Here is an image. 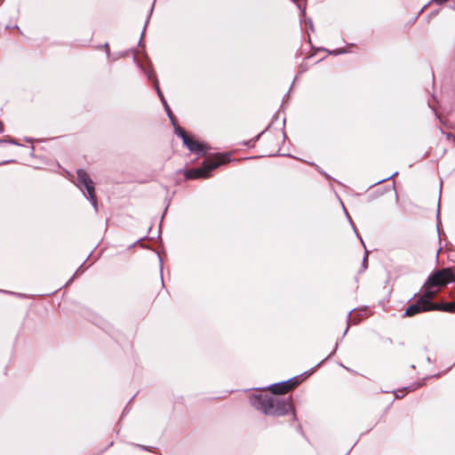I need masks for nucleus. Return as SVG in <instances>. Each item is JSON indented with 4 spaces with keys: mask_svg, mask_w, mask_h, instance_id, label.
<instances>
[{
    "mask_svg": "<svg viewBox=\"0 0 455 455\" xmlns=\"http://www.w3.org/2000/svg\"><path fill=\"white\" fill-rule=\"evenodd\" d=\"M173 124H175V123ZM174 132L177 136L182 139L183 141L185 140L186 137H188L186 132L180 126L174 125Z\"/></svg>",
    "mask_w": 455,
    "mask_h": 455,
    "instance_id": "obj_10",
    "label": "nucleus"
},
{
    "mask_svg": "<svg viewBox=\"0 0 455 455\" xmlns=\"http://www.w3.org/2000/svg\"><path fill=\"white\" fill-rule=\"evenodd\" d=\"M141 242H142V239H139V240L137 241V243H139L140 245H142V243H141Z\"/></svg>",
    "mask_w": 455,
    "mask_h": 455,
    "instance_id": "obj_20",
    "label": "nucleus"
},
{
    "mask_svg": "<svg viewBox=\"0 0 455 455\" xmlns=\"http://www.w3.org/2000/svg\"><path fill=\"white\" fill-rule=\"evenodd\" d=\"M133 60L137 63V65H138V67H139V68H142L141 63H140V61H138V60H137V59H136V56H135V55H133Z\"/></svg>",
    "mask_w": 455,
    "mask_h": 455,
    "instance_id": "obj_15",
    "label": "nucleus"
},
{
    "mask_svg": "<svg viewBox=\"0 0 455 455\" xmlns=\"http://www.w3.org/2000/svg\"><path fill=\"white\" fill-rule=\"evenodd\" d=\"M77 182L76 186L84 192L86 191L87 199L92 203L95 211H98V203L95 194L94 182L90 178L89 174L83 169L77 170Z\"/></svg>",
    "mask_w": 455,
    "mask_h": 455,
    "instance_id": "obj_3",
    "label": "nucleus"
},
{
    "mask_svg": "<svg viewBox=\"0 0 455 455\" xmlns=\"http://www.w3.org/2000/svg\"><path fill=\"white\" fill-rule=\"evenodd\" d=\"M299 381L296 378L290 379L285 381L272 384L269 388L273 394H284L298 385Z\"/></svg>",
    "mask_w": 455,
    "mask_h": 455,
    "instance_id": "obj_6",
    "label": "nucleus"
},
{
    "mask_svg": "<svg viewBox=\"0 0 455 455\" xmlns=\"http://www.w3.org/2000/svg\"><path fill=\"white\" fill-rule=\"evenodd\" d=\"M141 43H142V33L140 34V40H139V44H141Z\"/></svg>",
    "mask_w": 455,
    "mask_h": 455,
    "instance_id": "obj_19",
    "label": "nucleus"
},
{
    "mask_svg": "<svg viewBox=\"0 0 455 455\" xmlns=\"http://www.w3.org/2000/svg\"><path fill=\"white\" fill-rule=\"evenodd\" d=\"M347 51L344 50V49H338V50H335L333 52H331V53L332 54H335V55H339V54H343V53H346Z\"/></svg>",
    "mask_w": 455,
    "mask_h": 455,
    "instance_id": "obj_11",
    "label": "nucleus"
},
{
    "mask_svg": "<svg viewBox=\"0 0 455 455\" xmlns=\"http://www.w3.org/2000/svg\"><path fill=\"white\" fill-rule=\"evenodd\" d=\"M222 162L215 160H206L203 163L202 167L188 170L185 177L188 180L209 178L211 172L221 164Z\"/></svg>",
    "mask_w": 455,
    "mask_h": 455,
    "instance_id": "obj_5",
    "label": "nucleus"
},
{
    "mask_svg": "<svg viewBox=\"0 0 455 455\" xmlns=\"http://www.w3.org/2000/svg\"><path fill=\"white\" fill-rule=\"evenodd\" d=\"M150 256L152 258H156L161 262V257L159 254L156 253L154 251L149 250Z\"/></svg>",
    "mask_w": 455,
    "mask_h": 455,
    "instance_id": "obj_12",
    "label": "nucleus"
},
{
    "mask_svg": "<svg viewBox=\"0 0 455 455\" xmlns=\"http://www.w3.org/2000/svg\"><path fill=\"white\" fill-rule=\"evenodd\" d=\"M250 403L256 410L260 411L266 415L283 416L288 412H292V418L296 419V414L291 403V397L280 398L269 396L267 395H252L250 397Z\"/></svg>",
    "mask_w": 455,
    "mask_h": 455,
    "instance_id": "obj_1",
    "label": "nucleus"
},
{
    "mask_svg": "<svg viewBox=\"0 0 455 455\" xmlns=\"http://www.w3.org/2000/svg\"><path fill=\"white\" fill-rule=\"evenodd\" d=\"M434 296V291H424L418 300L405 310L403 315L413 316L421 312L430 311V300Z\"/></svg>",
    "mask_w": 455,
    "mask_h": 455,
    "instance_id": "obj_4",
    "label": "nucleus"
},
{
    "mask_svg": "<svg viewBox=\"0 0 455 455\" xmlns=\"http://www.w3.org/2000/svg\"><path fill=\"white\" fill-rule=\"evenodd\" d=\"M183 143L191 152L196 155L204 156L207 149V148L204 144L195 141L189 137H186Z\"/></svg>",
    "mask_w": 455,
    "mask_h": 455,
    "instance_id": "obj_7",
    "label": "nucleus"
},
{
    "mask_svg": "<svg viewBox=\"0 0 455 455\" xmlns=\"http://www.w3.org/2000/svg\"><path fill=\"white\" fill-rule=\"evenodd\" d=\"M431 310H442L450 313H455V302L435 304L430 301Z\"/></svg>",
    "mask_w": 455,
    "mask_h": 455,
    "instance_id": "obj_8",
    "label": "nucleus"
},
{
    "mask_svg": "<svg viewBox=\"0 0 455 455\" xmlns=\"http://www.w3.org/2000/svg\"><path fill=\"white\" fill-rule=\"evenodd\" d=\"M148 79H151V75L148 74Z\"/></svg>",
    "mask_w": 455,
    "mask_h": 455,
    "instance_id": "obj_22",
    "label": "nucleus"
},
{
    "mask_svg": "<svg viewBox=\"0 0 455 455\" xmlns=\"http://www.w3.org/2000/svg\"><path fill=\"white\" fill-rule=\"evenodd\" d=\"M4 132V128H3V124L2 123L0 122V133Z\"/></svg>",
    "mask_w": 455,
    "mask_h": 455,
    "instance_id": "obj_18",
    "label": "nucleus"
},
{
    "mask_svg": "<svg viewBox=\"0 0 455 455\" xmlns=\"http://www.w3.org/2000/svg\"><path fill=\"white\" fill-rule=\"evenodd\" d=\"M418 387H419V385H417V386L412 385V386L408 387L407 388L410 390H415Z\"/></svg>",
    "mask_w": 455,
    "mask_h": 455,
    "instance_id": "obj_16",
    "label": "nucleus"
},
{
    "mask_svg": "<svg viewBox=\"0 0 455 455\" xmlns=\"http://www.w3.org/2000/svg\"><path fill=\"white\" fill-rule=\"evenodd\" d=\"M396 174H397V172H395V173H393V174H392L391 176H389V177H387V178H384V179L379 180V181H377V182H376V184H379V183H381V182H383V181H385V180H387L391 179L392 177H394V176H395V175H396Z\"/></svg>",
    "mask_w": 455,
    "mask_h": 455,
    "instance_id": "obj_14",
    "label": "nucleus"
},
{
    "mask_svg": "<svg viewBox=\"0 0 455 455\" xmlns=\"http://www.w3.org/2000/svg\"><path fill=\"white\" fill-rule=\"evenodd\" d=\"M433 1L437 3V4H443V3L447 2L448 0H433Z\"/></svg>",
    "mask_w": 455,
    "mask_h": 455,
    "instance_id": "obj_17",
    "label": "nucleus"
},
{
    "mask_svg": "<svg viewBox=\"0 0 455 455\" xmlns=\"http://www.w3.org/2000/svg\"><path fill=\"white\" fill-rule=\"evenodd\" d=\"M155 87H156V92H157V93H158V95H159L163 104L164 105L165 110H166L170 119L174 124V116H173L172 113V110H171L170 107L167 105V102L164 100V95H163L162 92L160 91L158 84H157L156 81H155Z\"/></svg>",
    "mask_w": 455,
    "mask_h": 455,
    "instance_id": "obj_9",
    "label": "nucleus"
},
{
    "mask_svg": "<svg viewBox=\"0 0 455 455\" xmlns=\"http://www.w3.org/2000/svg\"><path fill=\"white\" fill-rule=\"evenodd\" d=\"M367 257H368V252L366 251L365 256H364V258L363 259V270L366 269V267H367Z\"/></svg>",
    "mask_w": 455,
    "mask_h": 455,
    "instance_id": "obj_13",
    "label": "nucleus"
},
{
    "mask_svg": "<svg viewBox=\"0 0 455 455\" xmlns=\"http://www.w3.org/2000/svg\"><path fill=\"white\" fill-rule=\"evenodd\" d=\"M400 392H401V391L399 390V391H397V392L395 393V396H396V397H400V395H399V394H398V393H400Z\"/></svg>",
    "mask_w": 455,
    "mask_h": 455,
    "instance_id": "obj_21",
    "label": "nucleus"
},
{
    "mask_svg": "<svg viewBox=\"0 0 455 455\" xmlns=\"http://www.w3.org/2000/svg\"><path fill=\"white\" fill-rule=\"evenodd\" d=\"M454 281V275L451 268H443L432 274L424 284V291H434L435 295L438 290L435 287L444 286Z\"/></svg>",
    "mask_w": 455,
    "mask_h": 455,
    "instance_id": "obj_2",
    "label": "nucleus"
}]
</instances>
